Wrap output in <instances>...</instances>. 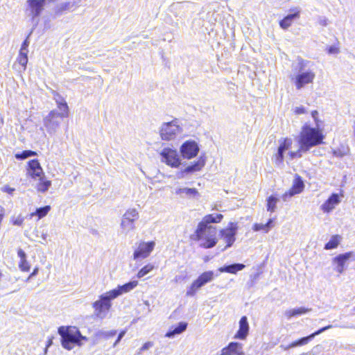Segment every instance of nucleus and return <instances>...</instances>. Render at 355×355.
Returning <instances> with one entry per match:
<instances>
[{
  "mask_svg": "<svg viewBox=\"0 0 355 355\" xmlns=\"http://www.w3.org/2000/svg\"><path fill=\"white\" fill-rule=\"evenodd\" d=\"M342 240V237L340 235H333L329 242H327L324 245L325 250H332L336 248L340 244Z\"/></svg>",
  "mask_w": 355,
  "mask_h": 355,
  "instance_id": "32",
  "label": "nucleus"
},
{
  "mask_svg": "<svg viewBox=\"0 0 355 355\" xmlns=\"http://www.w3.org/2000/svg\"><path fill=\"white\" fill-rule=\"evenodd\" d=\"M300 17V10H297L293 14H289L286 16L282 20L279 22V26L283 29L288 28L293 21V20Z\"/></svg>",
  "mask_w": 355,
  "mask_h": 355,
  "instance_id": "29",
  "label": "nucleus"
},
{
  "mask_svg": "<svg viewBox=\"0 0 355 355\" xmlns=\"http://www.w3.org/2000/svg\"><path fill=\"white\" fill-rule=\"evenodd\" d=\"M205 164V160L202 157L194 164L187 166L184 168V171L187 173H191L193 172L199 171Z\"/></svg>",
  "mask_w": 355,
  "mask_h": 355,
  "instance_id": "31",
  "label": "nucleus"
},
{
  "mask_svg": "<svg viewBox=\"0 0 355 355\" xmlns=\"http://www.w3.org/2000/svg\"><path fill=\"white\" fill-rule=\"evenodd\" d=\"M153 346V343L151 342H147L143 345V346L141 347V351H145L148 349Z\"/></svg>",
  "mask_w": 355,
  "mask_h": 355,
  "instance_id": "48",
  "label": "nucleus"
},
{
  "mask_svg": "<svg viewBox=\"0 0 355 355\" xmlns=\"http://www.w3.org/2000/svg\"><path fill=\"white\" fill-rule=\"evenodd\" d=\"M114 300L109 291L101 295L98 300L92 304L94 314L96 317L101 320L106 318L112 307V301Z\"/></svg>",
  "mask_w": 355,
  "mask_h": 355,
  "instance_id": "4",
  "label": "nucleus"
},
{
  "mask_svg": "<svg viewBox=\"0 0 355 355\" xmlns=\"http://www.w3.org/2000/svg\"><path fill=\"white\" fill-rule=\"evenodd\" d=\"M353 252H349L338 254L332 259L333 264L336 265L334 270L339 274H343L345 270L346 262L352 257Z\"/></svg>",
  "mask_w": 355,
  "mask_h": 355,
  "instance_id": "16",
  "label": "nucleus"
},
{
  "mask_svg": "<svg viewBox=\"0 0 355 355\" xmlns=\"http://www.w3.org/2000/svg\"><path fill=\"white\" fill-rule=\"evenodd\" d=\"M187 327V323L184 322H180L173 329L169 330L166 334L165 337L173 338L175 336L178 335L184 332Z\"/></svg>",
  "mask_w": 355,
  "mask_h": 355,
  "instance_id": "28",
  "label": "nucleus"
},
{
  "mask_svg": "<svg viewBox=\"0 0 355 355\" xmlns=\"http://www.w3.org/2000/svg\"><path fill=\"white\" fill-rule=\"evenodd\" d=\"M277 201L278 199L276 197L270 196L267 200V210L270 212H274Z\"/></svg>",
  "mask_w": 355,
  "mask_h": 355,
  "instance_id": "37",
  "label": "nucleus"
},
{
  "mask_svg": "<svg viewBox=\"0 0 355 355\" xmlns=\"http://www.w3.org/2000/svg\"><path fill=\"white\" fill-rule=\"evenodd\" d=\"M51 209V207L49 205H46L42 207L37 208L34 214L32 215H36L38 216L39 218H42L47 214Z\"/></svg>",
  "mask_w": 355,
  "mask_h": 355,
  "instance_id": "40",
  "label": "nucleus"
},
{
  "mask_svg": "<svg viewBox=\"0 0 355 355\" xmlns=\"http://www.w3.org/2000/svg\"><path fill=\"white\" fill-rule=\"evenodd\" d=\"M125 331H122L119 333V336H118V338L116 339V340L115 341V343H114L113 345V347H115L119 342L120 340L122 339V338L125 336Z\"/></svg>",
  "mask_w": 355,
  "mask_h": 355,
  "instance_id": "47",
  "label": "nucleus"
},
{
  "mask_svg": "<svg viewBox=\"0 0 355 355\" xmlns=\"http://www.w3.org/2000/svg\"><path fill=\"white\" fill-rule=\"evenodd\" d=\"M223 216L220 214H209L205 216L202 220L198 224V231H201L203 226H211V223H219L223 219Z\"/></svg>",
  "mask_w": 355,
  "mask_h": 355,
  "instance_id": "23",
  "label": "nucleus"
},
{
  "mask_svg": "<svg viewBox=\"0 0 355 355\" xmlns=\"http://www.w3.org/2000/svg\"><path fill=\"white\" fill-rule=\"evenodd\" d=\"M200 151L198 144L193 140H188L184 142L180 148V152L184 159H191L197 156Z\"/></svg>",
  "mask_w": 355,
  "mask_h": 355,
  "instance_id": "11",
  "label": "nucleus"
},
{
  "mask_svg": "<svg viewBox=\"0 0 355 355\" xmlns=\"http://www.w3.org/2000/svg\"><path fill=\"white\" fill-rule=\"evenodd\" d=\"M340 202L338 193L331 194L329 198L321 205V209L324 213H329Z\"/></svg>",
  "mask_w": 355,
  "mask_h": 355,
  "instance_id": "19",
  "label": "nucleus"
},
{
  "mask_svg": "<svg viewBox=\"0 0 355 355\" xmlns=\"http://www.w3.org/2000/svg\"><path fill=\"white\" fill-rule=\"evenodd\" d=\"M29 45L28 37L21 44V49L28 50V46Z\"/></svg>",
  "mask_w": 355,
  "mask_h": 355,
  "instance_id": "50",
  "label": "nucleus"
},
{
  "mask_svg": "<svg viewBox=\"0 0 355 355\" xmlns=\"http://www.w3.org/2000/svg\"><path fill=\"white\" fill-rule=\"evenodd\" d=\"M216 228L214 226H203L201 231L198 227L190 238L193 241H200V246L204 248H211L217 243L216 238Z\"/></svg>",
  "mask_w": 355,
  "mask_h": 355,
  "instance_id": "3",
  "label": "nucleus"
},
{
  "mask_svg": "<svg viewBox=\"0 0 355 355\" xmlns=\"http://www.w3.org/2000/svg\"><path fill=\"white\" fill-rule=\"evenodd\" d=\"M331 328H332V325H328V326L324 327L318 329V331H315L314 333L310 334L308 336L303 337L296 341L291 343L288 347H285L284 349H288L290 348H293V347H296L298 346H302V345H306L309 341H311L312 339H313L316 336L320 335V334L323 333L326 330L329 329Z\"/></svg>",
  "mask_w": 355,
  "mask_h": 355,
  "instance_id": "15",
  "label": "nucleus"
},
{
  "mask_svg": "<svg viewBox=\"0 0 355 355\" xmlns=\"http://www.w3.org/2000/svg\"><path fill=\"white\" fill-rule=\"evenodd\" d=\"M311 311V309H308L305 307H298L292 309L286 310L284 312V315L287 318V319H291L292 317L306 314Z\"/></svg>",
  "mask_w": 355,
  "mask_h": 355,
  "instance_id": "27",
  "label": "nucleus"
},
{
  "mask_svg": "<svg viewBox=\"0 0 355 355\" xmlns=\"http://www.w3.org/2000/svg\"><path fill=\"white\" fill-rule=\"evenodd\" d=\"M354 311H355V308L354 309Z\"/></svg>",
  "mask_w": 355,
  "mask_h": 355,
  "instance_id": "59",
  "label": "nucleus"
},
{
  "mask_svg": "<svg viewBox=\"0 0 355 355\" xmlns=\"http://www.w3.org/2000/svg\"><path fill=\"white\" fill-rule=\"evenodd\" d=\"M238 226L236 223H231L230 225L225 229L220 231V238L227 243L226 246L223 250L231 247L236 240V234L237 232Z\"/></svg>",
  "mask_w": 355,
  "mask_h": 355,
  "instance_id": "10",
  "label": "nucleus"
},
{
  "mask_svg": "<svg viewBox=\"0 0 355 355\" xmlns=\"http://www.w3.org/2000/svg\"><path fill=\"white\" fill-rule=\"evenodd\" d=\"M221 355H245V354L242 344L232 342L221 350Z\"/></svg>",
  "mask_w": 355,
  "mask_h": 355,
  "instance_id": "20",
  "label": "nucleus"
},
{
  "mask_svg": "<svg viewBox=\"0 0 355 355\" xmlns=\"http://www.w3.org/2000/svg\"><path fill=\"white\" fill-rule=\"evenodd\" d=\"M182 132L177 119L164 123L160 128V136L163 140L170 141L176 138Z\"/></svg>",
  "mask_w": 355,
  "mask_h": 355,
  "instance_id": "6",
  "label": "nucleus"
},
{
  "mask_svg": "<svg viewBox=\"0 0 355 355\" xmlns=\"http://www.w3.org/2000/svg\"><path fill=\"white\" fill-rule=\"evenodd\" d=\"M318 23L322 26H327L329 24V20L326 17L320 16L318 18Z\"/></svg>",
  "mask_w": 355,
  "mask_h": 355,
  "instance_id": "43",
  "label": "nucleus"
},
{
  "mask_svg": "<svg viewBox=\"0 0 355 355\" xmlns=\"http://www.w3.org/2000/svg\"><path fill=\"white\" fill-rule=\"evenodd\" d=\"M31 278H29V277L27 278L26 282H28Z\"/></svg>",
  "mask_w": 355,
  "mask_h": 355,
  "instance_id": "58",
  "label": "nucleus"
},
{
  "mask_svg": "<svg viewBox=\"0 0 355 355\" xmlns=\"http://www.w3.org/2000/svg\"><path fill=\"white\" fill-rule=\"evenodd\" d=\"M53 98L57 103L58 109L62 112V116H68L69 107L66 101L57 92L53 93Z\"/></svg>",
  "mask_w": 355,
  "mask_h": 355,
  "instance_id": "24",
  "label": "nucleus"
},
{
  "mask_svg": "<svg viewBox=\"0 0 355 355\" xmlns=\"http://www.w3.org/2000/svg\"><path fill=\"white\" fill-rule=\"evenodd\" d=\"M245 268V266L243 263H233L220 267L218 271L220 272L236 274L239 271L243 270Z\"/></svg>",
  "mask_w": 355,
  "mask_h": 355,
  "instance_id": "25",
  "label": "nucleus"
},
{
  "mask_svg": "<svg viewBox=\"0 0 355 355\" xmlns=\"http://www.w3.org/2000/svg\"><path fill=\"white\" fill-rule=\"evenodd\" d=\"M162 162L172 168H178L181 165V159L175 149L169 147L162 148L159 153Z\"/></svg>",
  "mask_w": 355,
  "mask_h": 355,
  "instance_id": "7",
  "label": "nucleus"
},
{
  "mask_svg": "<svg viewBox=\"0 0 355 355\" xmlns=\"http://www.w3.org/2000/svg\"><path fill=\"white\" fill-rule=\"evenodd\" d=\"M52 343H53V342H52V340H51V339H49V340H48V343H47V345H46V346L45 351H44V353H45V354H46V353H47V349H48V348H49V347L52 345Z\"/></svg>",
  "mask_w": 355,
  "mask_h": 355,
  "instance_id": "54",
  "label": "nucleus"
},
{
  "mask_svg": "<svg viewBox=\"0 0 355 355\" xmlns=\"http://www.w3.org/2000/svg\"><path fill=\"white\" fill-rule=\"evenodd\" d=\"M277 153L273 156L276 166L282 167L284 164V153L291 147L293 141L291 139L286 138L280 140Z\"/></svg>",
  "mask_w": 355,
  "mask_h": 355,
  "instance_id": "12",
  "label": "nucleus"
},
{
  "mask_svg": "<svg viewBox=\"0 0 355 355\" xmlns=\"http://www.w3.org/2000/svg\"><path fill=\"white\" fill-rule=\"evenodd\" d=\"M38 271H39V268L37 267L35 268L33 271L29 275V278H32V277L36 276L38 273Z\"/></svg>",
  "mask_w": 355,
  "mask_h": 355,
  "instance_id": "52",
  "label": "nucleus"
},
{
  "mask_svg": "<svg viewBox=\"0 0 355 355\" xmlns=\"http://www.w3.org/2000/svg\"><path fill=\"white\" fill-rule=\"evenodd\" d=\"M67 116H62V112L53 110L44 118L43 123L47 132L51 135H53L59 128L62 120Z\"/></svg>",
  "mask_w": 355,
  "mask_h": 355,
  "instance_id": "5",
  "label": "nucleus"
},
{
  "mask_svg": "<svg viewBox=\"0 0 355 355\" xmlns=\"http://www.w3.org/2000/svg\"><path fill=\"white\" fill-rule=\"evenodd\" d=\"M248 332L249 324L248 322V318L246 316H243L239 321V329L234 336V338L243 340L247 337Z\"/></svg>",
  "mask_w": 355,
  "mask_h": 355,
  "instance_id": "22",
  "label": "nucleus"
},
{
  "mask_svg": "<svg viewBox=\"0 0 355 355\" xmlns=\"http://www.w3.org/2000/svg\"><path fill=\"white\" fill-rule=\"evenodd\" d=\"M17 254L18 257L20 258L19 268L21 271H28L30 270V265L26 260V254L25 252L21 249H19L17 251Z\"/></svg>",
  "mask_w": 355,
  "mask_h": 355,
  "instance_id": "30",
  "label": "nucleus"
},
{
  "mask_svg": "<svg viewBox=\"0 0 355 355\" xmlns=\"http://www.w3.org/2000/svg\"><path fill=\"white\" fill-rule=\"evenodd\" d=\"M46 0H28L27 3L29 7L30 15L33 19L38 17L42 12Z\"/></svg>",
  "mask_w": 355,
  "mask_h": 355,
  "instance_id": "18",
  "label": "nucleus"
},
{
  "mask_svg": "<svg viewBox=\"0 0 355 355\" xmlns=\"http://www.w3.org/2000/svg\"><path fill=\"white\" fill-rule=\"evenodd\" d=\"M175 194L182 198H195L198 196V191L194 188L180 187L176 189Z\"/></svg>",
  "mask_w": 355,
  "mask_h": 355,
  "instance_id": "26",
  "label": "nucleus"
},
{
  "mask_svg": "<svg viewBox=\"0 0 355 355\" xmlns=\"http://www.w3.org/2000/svg\"><path fill=\"white\" fill-rule=\"evenodd\" d=\"M58 333L61 336L62 345L64 348L70 350L75 345H82V341H87L88 338L80 334L79 329L76 327L65 328L60 327Z\"/></svg>",
  "mask_w": 355,
  "mask_h": 355,
  "instance_id": "2",
  "label": "nucleus"
},
{
  "mask_svg": "<svg viewBox=\"0 0 355 355\" xmlns=\"http://www.w3.org/2000/svg\"><path fill=\"white\" fill-rule=\"evenodd\" d=\"M352 128H353V134L355 137V121L354 122V125H353Z\"/></svg>",
  "mask_w": 355,
  "mask_h": 355,
  "instance_id": "57",
  "label": "nucleus"
},
{
  "mask_svg": "<svg viewBox=\"0 0 355 355\" xmlns=\"http://www.w3.org/2000/svg\"><path fill=\"white\" fill-rule=\"evenodd\" d=\"M137 285L138 281L133 280L122 286H118L116 288L109 291V292L111 296L114 297V299H116L119 296L131 291L136 288Z\"/></svg>",
  "mask_w": 355,
  "mask_h": 355,
  "instance_id": "17",
  "label": "nucleus"
},
{
  "mask_svg": "<svg viewBox=\"0 0 355 355\" xmlns=\"http://www.w3.org/2000/svg\"><path fill=\"white\" fill-rule=\"evenodd\" d=\"M318 114V112L316 110L313 111V112H311V115H312V116H313L314 119H315V117H316V116H317Z\"/></svg>",
  "mask_w": 355,
  "mask_h": 355,
  "instance_id": "55",
  "label": "nucleus"
},
{
  "mask_svg": "<svg viewBox=\"0 0 355 355\" xmlns=\"http://www.w3.org/2000/svg\"><path fill=\"white\" fill-rule=\"evenodd\" d=\"M273 219L270 218L268 221L266 223L267 228H268V230H270V229L273 227Z\"/></svg>",
  "mask_w": 355,
  "mask_h": 355,
  "instance_id": "51",
  "label": "nucleus"
},
{
  "mask_svg": "<svg viewBox=\"0 0 355 355\" xmlns=\"http://www.w3.org/2000/svg\"><path fill=\"white\" fill-rule=\"evenodd\" d=\"M116 334V330H111V331L101 330L96 334V336L101 338L107 339L110 337L115 336Z\"/></svg>",
  "mask_w": 355,
  "mask_h": 355,
  "instance_id": "39",
  "label": "nucleus"
},
{
  "mask_svg": "<svg viewBox=\"0 0 355 355\" xmlns=\"http://www.w3.org/2000/svg\"><path fill=\"white\" fill-rule=\"evenodd\" d=\"M322 346L320 345H315L311 350V354L313 355L318 354L322 351Z\"/></svg>",
  "mask_w": 355,
  "mask_h": 355,
  "instance_id": "44",
  "label": "nucleus"
},
{
  "mask_svg": "<svg viewBox=\"0 0 355 355\" xmlns=\"http://www.w3.org/2000/svg\"><path fill=\"white\" fill-rule=\"evenodd\" d=\"M327 51L329 54H337L339 52V49L335 46H331L328 48Z\"/></svg>",
  "mask_w": 355,
  "mask_h": 355,
  "instance_id": "45",
  "label": "nucleus"
},
{
  "mask_svg": "<svg viewBox=\"0 0 355 355\" xmlns=\"http://www.w3.org/2000/svg\"><path fill=\"white\" fill-rule=\"evenodd\" d=\"M252 230L254 232H258L260 230H263L266 233L269 232L268 228H267L266 227V225L263 223H255L252 227Z\"/></svg>",
  "mask_w": 355,
  "mask_h": 355,
  "instance_id": "42",
  "label": "nucleus"
},
{
  "mask_svg": "<svg viewBox=\"0 0 355 355\" xmlns=\"http://www.w3.org/2000/svg\"><path fill=\"white\" fill-rule=\"evenodd\" d=\"M42 236L43 240H46V237H47V234L46 233H44V234H42Z\"/></svg>",
  "mask_w": 355,
  "mask_h": 355,
  "instance_id": "56",
  "label": "nucleus"
},
{
  "mask_svg": "<svg viewBox=\"0 0 355 355\" xmlns=\"http://www.w3.org/2000/svg\"><path fill=\"white\" fill-rule=\"evenodd\" d=\"M323 139L324 137L318 129L304 125L297 139L299 148L296 151H289L288 153V159L293 160L295 158L302 157V153H306L312 147L320 144Z\"/></svg>",
  "mask_w": 355,
  "mask_h": 355,
  "instance_id": "1",
  "label": "nucleus"
},
{
  "mask_svg": "<svg viewBox=\"0 0 355 355\" xmlns=\"http://www.w3.org/2000/svg\"><path fill=\"white\" fill-rule=\"evenodd\" d=\"M155 246L154 241L140 242L133 253L134 259L148 257Z\"/></svg>",
  "mask_w": 355,
  "mask_h": 355,
  "instance_id": "13",
  "label": "nucleus"
},
{
  "mask_svg": "<svg viewBox=\"0 0 355 355\" xmlns=\"http://www.w3.org/2000/svg\"><path fill=\"white\" fill-rule=\"evenodd\" d=\"M2 191L8 193L9 194H12V192L15 191V189L10 187L9 186H5L3 187Z\"/></svg>",
  "mask_w": 355,
  "mask_h": 355,
  "instance_id": "49",
  "label": "nucleus"
},
{
  "mask_svg": "<svg viewBox=\"0 0 355 355\" xmlns=\"http://www.w3.org/2000/svg\"><path fill=\"white\" fill-rule=\"evenodd\" d=\"M28 50L21 49L17 58L18 62L23 67L24 69H26L28 62Z\"/></svg>",
  "mask_w": 355,
  "mask_h": 355,
  "instance_id": "35",
  "label": "nucleus"
},
{
  "mask_svg": "<svg viewBox=\"0 0 355 355\" xmlns=\"http://www.w3.org/2000/svg\"><path fill=\"white\" fill-rule=\"evenodd\" d=\"M123 217L135 222L139 218V212L136 209H129L123 215Z\"/></svg>",
  "mask_w": 355,
  "mask_h": 355,
  "instance_id": "36",
  "label": "nucleus"
},
{
  "mask_svg": "<svg viewBox=\"0 0 355 355\" xmlns=\"http://www.w3.org/2000/svg\"><path fill=\"white\" fill-rule=\"evenodd\" d=\"M214 278V272L209 270L202 273L187 288L186 295L193 297L197 291Z\"/></svg>",
  "mask_w": 355,
  "mask_h": 355,
  "instance_id": "8",
  "label": "nucleus"
},
{
  "mask_svg": "<svg viewBox=\"0 0 355 355\" xmlns=\"http://www.w3.org/2000/svg\"><path fill=\"white\" fill-rule=\"evenodd\" d=\"M315 73L313 70H306L301 66L297 74L294 78V83L297 90H300L305 85L312 83L315 79Z\"/></svg>",
  "mask_w": 355,
  "mask_h": 355,
  "instance_id": "9",
  "label": "nucleus"
},
{
  "mask_svg": "<svg viewBox=\"0 0 355 355\" xmlns=\"http://www.w3.org/2000/svg\"><path fill=\"white\" fill-rule=\"evenodd\" d=\"M304 188V184L302 178L297 175L293 181L292 187L288 191L285 192L282 195V200L285 202L288 201L293 196L300 193Z\"/></svg>",
  "mask_w": 355,
  "mask_h": 355,
  "instance_id": "14",
  "label": "nucleus"
},
{
  "mask_svg": "<svg viewBox=\"0 0 355 355\" xmlns=\"http://www.w3.org/2000/svg\"><path fill=\"white\" fill-rule=\"evenodd\" d=\"M36 155V153L32 150H24L21 153L15 154V157L17 159H24L29 157L34 156Z\"/></svg>",
  "mask_w": 355,
  "mask_h": 355,
  "instance_id": "41",
  "label": "nucleus"
},
{
  "mask_svg": "<svg viewBox=\"0 0 355 355\" xmlns=\"http://www.w3.org/2000/svg\"><path fill=\"white\" fill-rule=\"evenodd\" d=\"M51 185L50 180H44L43 177L40 178V182L37 184V189L39 192L45 193Z\"/></svg>",
  "mask_w": 355,
  "mask_h": 355,
  "instance_id": "34",
  "label": "nucleus"
},
{
  "mask_svg": "<svg viewBox=\"0 0 355 355\" xmlns=\"http://www.w3.org/2000/svg\"><path fill=\"white\" fill-rule=\"evenodd\" d=\"M295 112L297 114H302L306 112L305 108L302 106L300 107H296L295 108Z\"/></svg>",
  "mask_w": 355,
  "mask_h": 355,
  "instance_id": "46",
  "label": "nucleus"
},
{
  "mask_svg": "<svg viewBox=\"0 0 355 355\" xmlns=\"http://www.w3.org/2000/svg\"><path fill=\"white\" fill-rule=\"evenodd\" d=\"M153 269H154V266L151 263H148L139 270V272H137V277L138 278H142L145 275L148 274L150 271H152Z\"/></svg>",
  "mask_w": 355,
  "mask_h": 355,
  "instance_id": "38",
  "label": "nucleus"
},
{
  "mask_svg": "<svg viewBox=\"0 0 355 355\" xmlns=\"http://www.w3.org/2000/svg\"><path fill=\"white\" fill-rule=\"evenodd\" d=\"M121 227L123 230V231L127 234L130 231H132L135 229V222L122 216Z\"/></svg>",
  "mask_w": 355,
  "mask_h": 355,
  "instance_id": "33",
  "label": "nucleus"
},
{
  "mask_svg": "<svg viewBox=\"0 0 355 355\" xmlns=\"http://www.w3.org/2000/svg\"><path fill=\"white\" fill-rule=\"evenodd\" d=\"M28 173L33 178L44 177V171L37 159H32L28 162Z\"/></svg>",
  "mask_w": 355,
  "mask_h": 355,
  "instance_id": "21",
  "label": "nucleus"
},
{
  "mask_svg": "<svg viewBox=\"0 0 355 355\" xmlns=\"http://www.w3.org/2000/svg\"><path fill=\"white\" fill-rule=\"evenodd\" d=\"M185 173L187 174V173L186 171H184V169L181 171H180V172H178V173H177L178 178H180H180H183L184 177V174Z\"/></svg>",
  "mask_w": 355,
  "mask_h": 355,
  "instance_id": "53",
  "label": "nucleus"
}]
</instances>
